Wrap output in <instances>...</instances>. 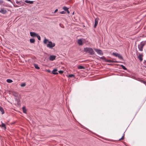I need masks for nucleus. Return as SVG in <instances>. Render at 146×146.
Returning a JSON list of instances; mask_svg holds the SVG:
<instances>
[{"label":"nucleus","instance_id":"obj_1","mask_svg":"<svg viewBox=\"0 0 146 146\" xmlns=\"http://www.w3.org/2000/svg\"><path fill=\"white\" fill-rule=\"evenodd\" d=\"M44 44H46V46L48 48L50 49H52L55 46V44L52 43L51 41H49L48 40L45 39L44 41Z\"/></svg>","mask_w":146,"mask_h":146},{"label":"nucleus","instance_id":"obj_2","mask_svg":"<svg viewBox=\"0 0 146 146\" xmlns=\"http://www.w3.org/2000/svg\"><path fill=\"white\" fill-rule=\"evenodd\" d=\"M84 51L88 53L90 55H93L94 54L95 52L92 48L86 47L84 49Z\"/></svg>","mask_w":146,"mask_h":146},{"label":"nucleus","instance_id":"obj_3","mask_svg":"<svg viewBox=\"0 0 146 146\" xmlns=\"http://www.w3.org/2000/svg\"><path fill=\"white\" fill-rule=\"evenodd\" d=\"M145 42H142L140 44L138 45V48L139 50L140 51H142L143 46L145 45Z\"/></svg>","mask_w":146,"mask_h":146},{"label":"nucleus","instance_id":"obj_4","mask_svg":"<svg viewBox=\"0 0 146 146\" xmlns=\"http://www.w3.org/2000/svg\"><path fill=\"white\" fill-rule=\"evenodd\" d=\"M94 49L98 54L101 55H102L103 54H104L103 52L101 50L98 49L96 48H94Z\"/></svg>","mask_w":146,"mask_h":146},{"label":"nucleus","instance_id":"obj_5","mask_svg":"<svg viewBox=\"0 0 146 146\" xmlns=\"http://www.w3.org/2000/svg\"><path fill=\"white\" fill-rule=\"evenodd\" d=\"M0 12L5 14L7 13V11L4 8H2L0 9Z\"/></svg>","mask_w":146,"mask_h":146},{"label":"nucleus","instance_id":"obj_6","mask_svg":"<svg viewBox=\"0 0 146 146\" xmlns=\"http://www.w3.org/2000/svg\"><path fill=\"white\" fill-rule=\"evenodd\" d=\"M37 34L34 32H30V36L33 37H35L37 35Z\"/></svg>","mask_w":146,"mask_h":146},{"label":"nucleus","instance_id":"obj_7","mask_svg":"<svg viewBox=\"0 0 146 146\" xmlns=\"http://www.w3.org/2000/svg\"><path fill=\"white\" fill-rule=\"evenodd\" d=\"M56 56L54 55H51L49 57V60L51 61H53L55 59Z\"/></svg>","mask_w":146,"mask_h":146},{"label":"nucleus","instance_id":"obj_8","mask_svg":"<svg viewBox=\"0 0 146 146\" xmlns=\"http://www.w3.org/2000/svg\"><path fill=\"white\" fill-rule=\"evenodd\" d=\"M69 8L66 6H64L62 8V9L65 11H66L68 14L70 13V12L68 11Z\"/></svg>","mask_w":146,"mask_h":146},{"label":"nucleus","instance_id":"obj_9","mask_svg":"<svg viewBox=\"0 0 146 146\" xmlns=\"http://www.w3.org/2000/svg\"><path fill=\"white\" fill-rule=\"evenodd\" d=\"M78 44L79 45H82L83 44L82 40L81 39H79L77 40Z\"/></svg>","mask_w":146,"mask_h":146},{"label":"nucleus","instance_id":"obj_10","mask_svg":"<svg viewBox=\"0 0 146 146\" xmlns=\"http://www.w3.org/2000/svg\"><path fill=\"white\" fill-rule=\"evenodd\" d=\"M143 55L142 54H139L138 56V58L141 61L143 60Z\"/></svg>","mask_w":146,"mask_h":146},{"label":"nucleus","instance_id":"obj_11","mask_svg":"<svg viewBox=\"0 0 146 146\" xmlns=\"http://www.w3.org/2000/svg\"><path fill=\"white\" fill-rule=\"evenodd\" d=\"M57 70L56 69H54L52 71V73L54 74H58V73L57 72Z\"/></svg>","mask_w":146,"mask_h":146},{"label":"nucleus","instance_id":"obj_12","mask_svg":"<svg viewBox=\"0 0 146 146\" xmlns=\"http://www.w3.org/2000/svg\"><path fill=\"white\" fill-rule=\"evenodd\" d=\"M98 23V19L96 18L95 19V23L94 25V27L95 28L97 26Z\"/></svg>","mask_w":146,"mask_h":146},{"label":"nucleus","instance_id":"obj_13","mask_svg":"<svg viewBox=\"0 0 146 146\" xmlns=\"http://www.w3.org/2000/svg\"><path fill=\"white\" fill-rule=\"evenodd\" d=\"M1 122V125H0V126L1 127H2L4 129L6 130V127L5 124L4 123H3L2 121Z\"/></svg>","mask_w":146,"mask_h":146},{"label":"nucleus","instance_id":"obj_14","mask_svg":"<svg viewBox=\"0 0 146 146\" xmlns=\"http://www.w3.org/2000/svg\"><path fill=\"white\" fill-rule=\"evenodd\" d=\"M25 1L27 3L30 4H32L33 3V1H30L28 0H25Z\"/></svg>","mask_w":146,"mask_h":146},{"label":"nucleus","instance_id":"obj_15","mask_svg":"<svg viewBox=\"0 0 146 146\" xmlns=\"http://www.w3.org/2000/svg\"><path fill=\"white\" fill-rule=\"evenodd\" d=\"M22 110L23 111V112L25 113H27V109H26L25 107H23L22 108Z\"/></svg>","mask_w":146,"mask_h":146},{"label":"nucleus","instance_id":"obj_16","mask_svg":"<svg viewBox=\"0 0 146 146\" xmlns=\"http://www.w3.org/2000/svg\"><path fill=\"white\" fill-rule=\"evenodd\" d=\"M12 94L15 96L17 97L18 96V93L15 92H12Z\"/></svg>","mask_w":146,"mask_h":146},{"label":"nucleus","instance_id":"obj_17","mask_svg":"<svg viewBox=\"0 0 146 146\" xmlns=\"http://www.w3.org/2000/svg\"><path fill=\"white\" fill-rule=\"evenodd\" d=\"M78 68L79 69H85V68L84 67L82 66H78Z\"/></svg>","mask_w":146,"mask_h":146},{"label":"nucleus","instance_id":"obj_18","mask_svg":"<svg viewBox=\"0 0 146 146\" xmlns=\"http://www.w3.org/2000/svg\"><path fill=\"white\" fill-rule=\"evenodd\" d=\"M0 111L2 113V114H3L4 113V110L3 108L0 106Z\"/></svg>","mask_w":146,"mask_h":146},{"label":"nucleus","instance_id":"obj_19","mask_svg":"<svg viewBox=\"0 0 146 146\" xmlns=\"http://www.w3.org/2000/svg\"><path fill=\"white\" fill-rule=\"evenodd\" d=\"M16 3L17 4L19 5L17 6H16L17 7H20V6H22V5L21 4V3L20 2L18 1H16Z\"/></svg>","mask_w":146,"mask_h":146},{"label":"nucleus","instance_id":"obj_20","mask_svg":"<svg viewBox=\"0 0 146 146\" xmlns=\"http://www.w3.org/2000/svg\"><path fill=\"white\" fill-rule=\"evenodd\" d=\"M29 41L31 43H33L35 42V40L34 39H30L29 40Z\"/></svg>","mask_w":146,"mask_h":146},{"label":"nucleus","instance_id":"obj_21","mask_svg":"<svg viewBox=\"0 0 146 146\" xmlns=\"http://www.w3.org/2000/svg\"><path fill=\"white\" fill-rule=\"evenodd\" d=\"M119 59H121V60H123V58L122 56L120 54H119L117 56Z\"/></svg>","mask_w":146,"mask_h":146},{"label":"nucleus","instance_id":"obj_22","mask_svg":"<svg viewBox=\"0 0 146 146\" xmlns=\"http://www.w3.org/2000/svg\"><path fill=\"white\" fill-rule=\"evenodd\" d=\"M34 66L35 68L37 69H40V68L38 66V65L36 64H34Z\"/></svg>","mask_w":146,"mask_h":146},{"label":"nucleus","instance_id":"obj_23","mask_svg":"<svg viewBox=\"0 0 146 146\" xmlns=\"http://www.w3.org/2000/svg\"><path fill=\"white\" fill-rule=\"evenodd\" d=\"M112 54L116 57H117L118 55L119 54L116 52H113L112 53Z\"/></svg>","mask_w":146,"mask_h":146},{"label":"nucleus","instance_id":"obj_24","mask_svg":"<svg viewBox=\"0 0 146 146\" xmlns=\"http://www.w3.org/2000/svg\"><path fill=\"white\" fill-rule=\"evenodd\" d=\"M7 82L8 83H11L13 82V81L12 80L10 79H8L7 80Z\"/></svg>","mask_w":146,"mask_h":146},{"label":"nucleus","instance_id":"obj_25","mask_svg":"<svg viewBox=\"0 0 146 146\" xmlns=\"http://www.w3.org/2000/svg\"><path fill=\"white\" fill-rule=\"evenodd\" d=\"M106 61L108 62H113V60H110L107 59L106 60Z\"/></svg>","mask_w":146,"mask_h":146},{"label":"nucleus","instance_id":"obj_26","mask_svg":"<svg viewBox=\"0 0 146 146\" xmlns=\"http://www.w3.org/2000/svg\"><path fill=\"white\" fill-rule=\"evenodd\" d=\"M121 66L122 68L124 70H126L127 69V68L123 65H121Z\"/></svg>","mask_w":146,"mask_h":146},{"label":"nucleus","instance_id":"obj_27","mask_svg":"<svg viewBox=\"0 0 146 146\" xmlns=\"http://www.w3.org/2000/svg\"><path fill=\"white\" fill-rule=\"evenodd\" d=\"M26 85V84L25 83H22L21 84V86L22 87H23L25 86Z\"/></svg>","mask_w":146,"mask_h":146},{"label":"nucleus","instance_id":"obj_28","mask_svg":"<svg viewBox=\"0 0 146 146\" xmlns=\"http://www.w3.org/2000/svg\"><path fill=\"white\" fill-rule=\"evenodd\" d=\"M74 75L73 74H69L68 76V77L69 78H71L72 77H74Z\"/></svg>","mask_w":146,"mask_h":146},{"label":"nucleus","instance_id":"obj_29","mask_svg":"<svg viewBox=\"0 0 146 146\" xmlns=\"http://www.w3.org/2000/svg\"><path fill=\"white\" fill-rule=\"evenodd\" d=\"M38 40H40V36L37 34V35L36 36Z\"/></svg>","mask_w":146,"mask_h":146},{"label":"nucleus","instance_id":"obj_30","mask_svg":"<svg viewBox=\"0 0 146 146\" xmlns=\"http://www.w3.org/2000/svg\"><path fill=\"white\" fill-rule=\"evenodd\" d=\"M59 13L61 14H65L66 13V12L64 11H62L60 12Z\"/></svg>","mask_w":146,"mask_h":146},{"label":"nucleus","instance_id":"obj_31","mask_svg":"<svg viewBox=\"0 0 146 146\" xmlns=\"http://www.w3.org/2000/svg\"><path fill=\"white\" fill-rule=\"evenodd\" d=\"M124 139V135H123L122 137L120 139H119V140H123Z\"/></svg>","mask_w":146,"mask_h":146},{"label":"nucleus","instance_id":"obj_32","mask_svg":"<svg viewBox=\"0 0 146 146\" xmlns=\"http://www.w3.org/2000/svg\"><path fill=\"white\" fill-rule=\"evenodd\" d=\"M58 72L60 74H62L63 72V71L62 70H60L58 71Z\"/></svg>","mask_w":146,"mask_h":146},{"label":"nucleus","instance_id":"obj_33","mask_svg":"<svg viewBox=\"0 0 146 146\" xmlns=\"http://www.w3.org/2000/svg\"><path fill=\"white\" fill-rule=\"evenodd\" d=\"M3 3V1L2 0H0V5Z\"/></svg>","mask_w":146,"mask_h":146},{"label":"nucleus","instance_id":"obj_34","mask_svg":"<svg viewBox=\"0 0 146 146\" xmlns=\"http://www.w3.org/2000/svg\"><path fill=\"white\" fill-rule=\"evenodd\" d=\"M113 62L118 63V62H119L116 61H113Z\"/></svg>","mask_w":146,"mask_h":146},{"label":"nucleus","instance_id":"obj_35","mask_svg":"<svg viewBox=\"0 0 146 146\" xmlns=\"http://www.w3.org/2000/svg\"><path fill=\"white\" fill-rule=\"evenodd\" d=\"M58 11V9H56L55 10V11H54V13H56L57 11Z\"/></svg>","mask_w":146,"mask_h":146},{"label":"nucleus","instance_id":"obj_36","mask_svg":"<svg viewBox=\"0 0 146 146\" xmlns=\"http://www.w3.org/2000/svg\"><path fill=\"white\" fill-rule=\"evenodd\" d=\"M100 58L101 59H103L104 58H105V57L104 56H103L102 57H100Z\"/></svg>","mask_w":146,"mask_h":146},{"label":"nucleus","instance_id":"obj_37","mask_svg":"<svg viewBox=\"0 0 146 146\" xmlns=\"http://www.w3.org/2000/svg\"><path fill=\"white\" fill-rule=\"evenodd\" d=\"M47 71L49 72H50V70H48Z\"/></svg>","mask_w":146,"mask_h":146},{"label":"nucleus","instance_id":"obj_38","mask_svg":"<svg viewBox=\"0 0 146 146\" xmlns=\"http://www.w3.org/2000/svg\"><path fill=\"white\" fill-rule=\"evenodd\" d=\"M145 65L146 66H145V67L146 68V64H145Z\"/></svg>","mask_w":146,"mask_h":146}]
</instances>
